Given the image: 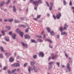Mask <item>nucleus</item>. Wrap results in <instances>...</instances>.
<instances>
[{"label":"nucleus","mask_w":74,"mask_h":74,"mask_svg":"<svg viewBox=\"0 0 74 74\" xmlns=\"http://www.w3.org/2000/svg\"><path fill=\"white\" fill-rule=\"evenodd\" d=\"M27 66V63H25L24 64V67H26V66Z\"/></svg>","instance_id":"obj_54"},{"label":"nucleus","mask_w":74,"mask_h":74,"mask_svg":"<svg viewBox=\"0 0 74 74\" xmlns=\"http://www.w3.org/2000/svg\"><path fill=\"white\" fill-rule=\"evenodd\" d=\"M38 1H33V3L36 6H38L39 3H42V0H38Z\"/></svg>","instance_id":"obj_1"},{"label":"nucleus","mask_w":74,"mask_h":74,"mask_svg":"<svg viewBox=\"0 0 74 74\" xmlns=\"http://www.w3.org/2000/svg\"><path fill=\"white\" fill-rule=\"evenodd\" d=\"M50 4L51 6H53V4L52 3H50Z\"/></svg>","instance_id":"obj_57"},{"label":"nucleus","mask_w":74,"mask_h":74,"mask_svg":"<svg viewBox=\"0 0 74 74\" xmlns=\"http://www.w3.org/2000/svg\"><path fill=\"white\" fill-rule=\"evenodd\" d=\"M31 41L32 42H35V43H37V41H36L35 40L32 39L31 40Z\"/></svg>","instance_id":"obj_31"},{"label":"nucleus","mask_w":74,"mask_h":74,"mask_svg":"<svg viewBox=\"0 0 74 74\" xmlns=\"http://www.w3.org/2000/svg\"><path fill=\"white\" fill-rule=\"evenodd\" d=\"M21 31H20V30H19V28L17 29L16 30V33H19Z\"/></svg>","instance_id":"obj_23"},{"label":"nucleus","mask_w":74,"mask_h":74,"mask_svg":"<svg viewBox=\"0 0 74 74\" xmlns=\"http://www.w3.org/2000/svg\"><path fill=\"white\" fill-rule=\"evenodd\" d=\"M1 33L2 34H3V35H4L5 34V32H4L3 31H1Z\"/></svg>","instance_id":"obj_44"},{"label":"nucleus","mask_w":74,"mask_h":74,"mask_svg":"<svg viewBox=\"0 0 74 74\" xmlns=\"http://www.w3.org/2000/svg\"><path fill=\"white\" fill-rule=\"evenodd\" d=\"M50 34H51V35H52V36H53V35L55 34H54V32H53V31H52V32H50Z\"/></svg>","instance_id":"obj_34"},{"label":"nucleus","mask_w":74,"mask_h":74,"mask_svg":"<svg viewBox=\"0 0 74 74\" xmlns=\"http://www.w3.org/2000/svg\"><path fill=\"white\" fill-rule=\"evenodd\" d=\"M34 69V66L33 67L29 66L28 68V71H29V73L30 74L31 71L33 70Z\"/></svg>","instance_id":"obj_2"},{"label":"nucleus","mask_w":74,"mask_h":74,"mask_svg":"<svg viewBox=\"0 0 74 74\" xmlns=\"http://www.w3.org/2000/svg\"><path fill=\"white\" fill-rule=\"evenodd\" d=\"M5 55L6 56H7L8 57H6L7 58H8V56H9L10 54L9 53H8L7 52L5 53Z\"/></svg>","instance_id":"obj_13"},{"label":"nucleus","mask_w":74,"mask_h":74,"mask_svg":"<svg viewBox=\"0 0 74 74\" xmlns=\"http://www.w3.org/2000/svg\"><path fill=\"white\" fill-rule=\"evenodd\" d=\"M8 72L9 74H11V71H10V70H8Z\"/></svg>","instance_id":"obj_46"},{"label":"nucleus","mask_w":74,"mask_h":74,"mask_svg":"<svg viewBox=\"0 0 74 74\" xmlns=\"http://www.w3.org/2000/svg\"><path fill=\"white\" fill-rule=\"evenodd\" d=\"M5 40L6 41H9V39H7V38H5Z\"/></svg>","instance_id":"obj_55"},{"label":"nucleus","mask_w":74,"mask_h":74,"mask_svg":"<svg viewBox=\"0 0 74 74\" xmlns=\"http://www.w3.org/2000/svg\"><path fill=\"white\" fill-rule=\"evenodd\" d=\"M34 21H38V19H37V18H34Z\"/></svg>","instance_id":"obj_50"},{"label":"nucleus","mask_w":74,"mask_h":74,"mask_svg":"<svg viewBox=\"0 0 74 74\" xmlns=\"http://www.w3.org/2000/svg\"><path fill=\"white\" fill-rule=\"evenodd\" d=\"M34 69L35 73H37V72H38V69L37 68V67H35V66H34Z\"/></svg>","instance_id":"obj_7"},{"label":"nucleus","mask_w":74,"mask_h":74,"mask_svg":"<svg viewBox=\"0 0 74 74\" xmlns=\"http://www.w3.org/2000/svg\"><path fill=\"white\" fill-rule=\"evenodd\" d=\"M49 69H52V66L51 65H49Z\"/></svg>","instance_id":"obj_43"},{"label":"nucleus","mask_w":74,"mask_h":74,"mask_svg":"<svg viewBox=\"0 0 74 74\" xmlns=\"http://www.w3.org/2000/svg\"><path fill=\"white\" fill-rule=\"evenodd\" d=\"M0 58H3V55L2 54H0Z\"/></svg>","instance_id":"obj_37"},{"label":"nucleus","mask_w":74,"mask_h":74,"mask_svg":"<svg viewBox=\"0 0 74 74\" xmlns=\"http://www.w3.org/2000/svg\"><path fill=\"white\" fill-rule=\"evenodd\" d=\"M19 65H20L18 63H16L14 64V66H15V67H18L19 66Z\"/></svg>","instance_id":"obj_18"},{"label":"nucleus","mask_w":74,"mask_h":74,"mask_svg":"<svg viewBox=\"0 0 74 74\" xmlns=\"http://www.w3.org/2000/svg\"><path fill=\"white\" fill-rule=\"evenodd\" d=\"M56 64L58 66V67H60V63L58 62H57L56 63Z\"/></svg>","instance_id":"obj_32"},{"label":"nucleus","mask_w":74,"mask_h":74,"mask_svg":"<svg viewBox=\"0 0 74 74\" xmlns=\"http://www.w3.org/2000/svg\"><path fill=\"white\" fill-rule=\"evenodd\" d=\"M29 31V29H27L25 31V32H28V31Z\"/></svg>","instance_id":"obj_52"},{"label":"nucleus","mask_w":74,"mask_h":74,"mask_svg":"<svg viewBox=\"0 0 74 74\" xmlns=\"http://www.w3.org/2000/svg\"><path fill=\"white\" fill-rule=\"evenodd\" d=\"M16 71V69H15L12 71V73H14V72H15Z\"/></svg>","instance_id":"obj_35"},{"label":"nucleus","mask_w":74,"mask_h":74,"mask_svg":"<svg viewBox=\"0 0 74 74\" xmlns=\"http://www.w3.org/2000/svg\"><path fill=\"white\" fill-rule=\"evenodd\" d=\"M7 68V67H4L3 68V70H6V69Z\"/></svg>","instance_id":"obj_48"},{"label":"nucleus","mask_w":74,"mask_h":74,"mask_svg":"<svg viewBox=\"0 0 74 74\" xmlns=\"http://www.w3.org/2000/svg\"><path fill=\"white\" fill-rule=\"evenodd\" d=\"M56 58H57V56L55 55V56H53L51 58V59H53H53H56Z\"/></svg>","instance_id":"obj_14"},{"label":"nucleus","mask_w":74,"mask_h":74,"mask_svg":"<svg viewBox=\"0 0 74 74\" xmlns=\"http://www.w3.org/2000/svg\"><path fill=\"white\" fill-rule=\"evenodd\" d=\"M59 29L60 32H63V27H60Z\"/></svg>","instance_id":"obj_33"},{"label":"nucleus","mask_w":74,"mask_h":74,"mask_svg":"<svg viewBox=\"0 0 74 74\" xmlns=\"http://www.w3.org/2000/svg\"><path fill=\"white\" fill-rule=\"evenodd\" d=\"M47 32H49V33H51V31H50L51 29H50V28H49V27H47Z\"/></svg>","instance_id":"obj_24"},{"label":"nucleus","mask_w":74,"mask_h":74,"mask_svg":"<svg viewBox=\"0 0 74 74\" xmlns=\"http://www.w3.org/2000/svg\"><path fill=\"white\" fill-rule=\"evenodd\" d=\"M63 3L64 5H66V1L65 0H63Z\"/></svg>","instance_id":"obj_27"},{"label":"nucleus","mask_w":74,"mask_h":74,"mask_svg":"<svg viewBox=\"0 0 74 74\" xmlns=\"http://www.w3.org/2000/svg\"><path fill=\"white\" fill-rule=\"evenodd\" d=\"M18 33L20 35L21 37H23V32H22L21 31H20Z\"/></svg>","instance_id":"obj_11"},{"label":"nucleus","mask_w":74,"mask_h":74,"mask_svg":"<svg viewBox=\"0 0 74 74\" xmlns=\"http://www.w3.org/2000/svg\"><path fill=\"white\" fill-rule=\"evenodd\" d=\"M34 10H37V7L36 6H35L34 7Z\"/></svg>","instance_id":"obj_53"},{"label":"nucleus","mask_w":74,"mask_h":74,"mask_svg":"<svg viewBox=\"0 0 74 74\" xmlns=\"http://www.w3.org/2000/svg\"><path fill=\"white\" fill-rule=\"evenodd\" d=\"M60 37V36H59V35H58L57 36V38H59Z\"/></svg>","instance_id":"obj_64"},{"label":"nucleus","mask_w":74,"mask_h":74,"mask_svg":"<svg viewBox=\"0 0 74 74\" xmlns=\"http://www.w3.org/2000/svg\"><path fill=\"white\" fill-rule=\"evenodd\" d=\"M37 37H38V38H41L42 36H38Z\"/></svg>","instance_id":"obj_61"},{"label":"nucleus","mask_w":74,"mask_h":74,"mask_svg":"<svg viewBox=\"0 0 74 74\" xmlns=\"http://www.w3.org/2000/svg\"><path fill=\"white\" fill-rule=\"evenodd\" d=\"M44 31H42L41 34V35H42L44 34Z\"/></svg>","instance_id":"obj_63"},{"label":"nucleus","mask_w":74,"mask_h":74,"mask_svg":"<svg viewBox=\"0 0 74 74\" xmlns=\"http://www.w3.org/2000/svg\"><path fill=\"white\" fill-rule=\"evenodd\" d=\"M25 38H30V36L27 35H25Z\"/></svg>","instance_id":"obj_10"},{"label":"nucleus","mask_w":74,"mask_h":74,"mask_svg":"<svg viewBox=\"0 0 74 74\" xmlns=\"http://www.w3.org/2000/svg\"><path fill=\"white\" fill-rule=\"evenodd\" d=\"M30 63L31 66H33V65L34 64L35 62H32V61H31Z\"/></svg>","instance_id":"obj_20"},{"label":"nucleus","mask_w":74,"mask_h":74,"mask_svg":"<svg viewBox=\"0 0 74 74\" xmlns=\"http://www.w3.org/2000/svg\"><path fill=\"white\" fill-rule=\"evenodd\" d=\"M41 15H38L37 17V18L38 19H39V18H41Z\"/></svg>","instance_id":"obj_38"},{"label":"nucleus","mask_w":74,"mask_h":74,"mask_svg":"<svg viewBox=\"0 0 74 74\" xmlns=\"http://www.w3.org/2000/svg\"><path fill=\"white\" fill-rule=\"evenodd\" d=\"M0 49H1V51L2 52H5V50H4V49H3V47H0Z\"/></svg>","instance_id":"obj_28"},{"label":"nucleus","mask_w":74,"mask_h":74,"mask_svg":"<svg viewBox=\"0 0 74 74\" xmlns=\"http://www.w3.org/2000/svg\"><path fill=\"white\" fill-rule=\"evenodd\" d=\"M65 56H66V58H68V56L67 55V54H65Z\"/></svg>","instance_id":"obj_60"},{"label":"nucleus","mask_w":74,"mask_h":74,"mask_svg":"<svg viewBox=\"0 0 74 74\" xmlns=\"http://www.w3.org/2000/svg\"><path fill=\"white\" fill-rule=\"evenodd\" d=\"M19 27H23L25 28L26 27V25H19Z\"/></svg>","instance_id":"obj_15"},{"label":"nucleus","mask_w":74,"mask_h":74,"mask_svg":"<svg viewBox=\"0 0 74 74\" xmlns=\"http://www.w3.org/2000/svg\"><path fill=\"white\" fill-rule=\"evenodd\" d=\"M37 57V56L36 55H34L33 56V58H34V59H36V58Z\"/></svg>","instance_id":"obj_41"},{"label":"nucleus","mask_w":74,"mask_h":74,"mask_svg":"<svg viewBox=\"0 0 74 74\" xmlns=\"http://www.w3.org/2000/svg\"><path fill=\"white\" fill-rule=\"evenodd\" d=\"M49 46L50 48H52V46L51 45H49Z\"/></svg>","instance_id":"obj_59"},{"label":"nucleus","mask_w":74,"mask_h":74,"mask_svg":"<svg viewBox=\"0 0 74 74\" xmlns=\"http://www.w3.org/2000/svg\"><path fill=\"white\" fill-rule=\"evenodd\" d=\"M8 21L9 22H12V21H14V20H13L12 18H11V19L9 18L8 19Z\"/></svg>","instance_id":"obj_22"},{"label":"nucleus","mask_w":74,"mask_h":74,"mask_svg":"<svg viewBox=\"0 0 74 74\" xmlns=\"http://www.w3.org/2000/svg\"><path fill=\"white\" fill-rule=\"evenodd\" d=\"M52 8L51 6L49 8V9L50 11H51V10H52Z\"/></svg>","instance_id":"obj_56"},{"label":"nucleus","mask_w":74,"mask_h":74,"mask_svg":"<svg viewBox=\"0 0 74 74\" xmlns=\"http://www.w3.org/2000/svg\"><path fill=\"white\" fill-rule=\"evenodd\" d=\"M61 16L62 14H61V13H58L56 15V16L57 19H60V18L61 17Z\"/></svg>","instance_id":"obj_4"},{"label":"nucleus","mask_w":74,"mask_h":74,"mask_svg":"<svg viewBox=\"0 0 74 74\" xmlns=\"http://www.w3.org/2000/svg\"><path fill=\"white\" fill-rule=\"evenodd\" d=\"M53 64V61H51L49 63V64Z\"/></svg>","instance_id":"obj_36"},{"label":"nucleus","mask_w":74,"mask_h":74,"mask_svg":"<svg viewBox=\"0 0 74 74\" xmlns=\"http://www.w3.org/2000/svg\"><path fill=\"white\" fill-rule=\"evenodd\" d=\"M69 5L70 6H71L72 5V1H70V3H69Z\"/></svg>","instance_id":"obj_42"},{"label":"nucleus","mask_w":74,"mask_h":74,"mask_svg":"<svg viewBox=\"0 0 74 74\" xmlns=\"http://www.w3.org/2000/svg\"><path fill=\"white\" fill-rule=\"evenodd\" d=\"M9 61L10 62H12L14 61V58L12 57H11L9 59Z\"/></svg>","instance_id":"obj_12"},{"label":"nucleus","mask_w":74,"mask_h":74,"mask_svg":"<svg viewBox=\"0 0 74 74\" xmlns=\"http://www.w3.org/2000/svg\"><path fill=\"white\" fill-rule=\"evenodd\" d=\"M69 25H67V24H65L64 27V30H66L67 29V27H68Z\"/></svg>","instance_id":"obj_8"},{"label":"nucleus","mask_w":74,"mask_h":74,"mask_svg":"<svg viewBox=\"0 0 74 74\" xmlns=\"http://www.w3.org/2000/svg\"><path fill=\"white\" fill-rule=\"evenodd\" d=\"M13 11L14 12H16V8H15V6L14 5L13 6Z\"/></svg>","instance_id":"obj_16"},{"label":"nucleus","mask_w":74,"mask_h":74,"mask_svg":"<svg viewBox=\"0 0 74 74\" xmlns=\"http://www.w3.org/2000/svg\"><path fill=\"white\" fill-rule=\"evenodd\" d=\"M53 17L54 18L55 20L56 19V16H55V15H53Z\"/></svg>","instance_id":"obj_47"},{"label":"nucleus","mask_w":74,"mask_h":74,"mask_svg":"<svg viewBox=\"0 0 74 74\" xmlns=\"http://www.w3.org/2000/svg\"><path fill=\"white\" fill-rule=\"evenodd\" d=\"M12 32H9V35H11L12 34Z\"/></svg>","instance_id":"obj_49"},{"label":"nucleus","mask_w":74,"mask_h":74,"mask_svg":"<svg viewBox=\"0 0 74 74\" xmlns=\"http://www.w3.org/2000/svg\"><path fill=\"white\" fill-rule=\"evenodd\" d=\"M14 22L15 23H21V22L19 20H14Z\"/></svg>","instance_id":"obj_21"},{"label":"nucleus","mask_w":74,"mask_h":74,"mask_svg":"<svg viewBox=\"0 0 74 74\" xmlns=\"http://www.w3.org/2000/svg\"><path fill=\"white\" fill-rule=\"evenodd\" d=\"M4 3H5L4 1L2 2L0 4L1 7H2Z\"/></svg>","instance_id":"obj_25"},{"label":"nucleus","mask_w":74,"mask_h":74,"mask_svg":"<svg viewBox=\"0 0 74 74\" xmlns=\"http://www.w3.org/2000/svg\"><path fill=\"white\" fill-rule=\"evenodd\" d=\"M66 67L68 71H71V68H70V64L69 63L67 64Z\"/></svg>","instance_id":"obj_5"},{"label":"nucleus","mask_w":74,"mask_h":74,"mask_svg":"<svg viewBox=\"0 0 74 74\" xmlns=\"http://www.w3.org/2000/svg\"><path fill=\"white\" fill-rule=\"evenodd\" d=\"M61 35H64V34H67V33L65 32H62L61 33Z\"/></svg>","instance_id":"obj_29"},{"label":"nucleus","mask_w":74,"mask_h":74,"mask_svg":"<svg viewBox=\"0 0 74 74\" xmlns=\"http://www.w3.org/2000/svg\"><path fill=\"white\" fill-rule=\"evenodd\" d=\"M39 57H42V58H43L44 57V53L42 52H41L39 54Z\"/></svg>","instance_id":"obj_6"},{"label":"nucleus","mask_w":74,"mask_h":74,"mask_svg":"<svg viewBox=\"0 0 74 74\" xmlns=\"http://www.w3.org/2000/svg\"><path fill=\"white\" fill-rule=\"evenodd\" d=\"M3 11L5 12H7V10L6 9H4Z\"/></svg>","instance_id":"obj_51"},{"label":"nucleus","mask_w":74,"mask_h":74,"mask_svg":"<svg viewBox=\"0 0 74 74\" xmlns=\"http://www.w3.org/2000/svg\"><path fill=\"white\" fill-rule=\"evenodd\" d=\"M5 28L8 29V30H10L11 29V27H10L6 26Z\"/></svg>","instance_id":"obj_26"},{"label":"nucleus","mask_w":74,"mask_h":74,"mask_svg":"<svg viewBox=\"0 0 74 74\" xmlns=\"http://www.w3.org/2000/svg\"><path fill=\"white\" fill-rule=\"evenodd\" d=\"M51 56H49V58H48V60H50L51 59Z\"/></svg>","instance_id":"obj_58"},{"label":"nucleus","mask_w":74,"mask_h":74,"mask_svg":"<svg viewBox=\"0 0 74 74\" xmlns=\"http://www.w3.org/2000/svg\"><path fill=\"white\" fill-rule=\"evenodd\" d=\"M21 44L24 48H28V46L27 44H25L23 42H21Z\"/></svg>","instance_id":"obj_3"},{"label":"nucleus","mask_w":74,"mask_h":74,"mask_svg":"<svg viewBox=\"0 0 74 74\" xmlns=\"http://www.w3.org/2000/svg\"><path fill=\"white\" fill-rule=\"evenodd\" d=\"M4 22H7L8 21V20L7 19H4L3 20Z\"/></svg>","instance_id":"obj_45"},{"label":"nucleus","mask_w":74,"mask_h":74,"mask_svg":"<svg viewBox=\"0 0 74 74\" xmlns=\"http://www.w3.org/2000/svg\"><path fill=\"white\" fill-rule=\"evenodd\" d=\"M37 41H38L39 42H42V40L41 39H38L37 40Z\"/></svg>","instance_id":"obj_30"},{"label":"nucleus","mask_w":74,"mask_h":74,"mask_svg":"<svg viewBox=\"0 0 74 74\" xmlns=\"http://www.w3.org/2000/svg\"><path fill=\"white\" fill-rule=\"evenodd\" d=\"M10 1H11V0H8V2L6 3V4H8L10 3Z\"/></svg>","instance_id":"obj_39"},{"label":"nucleus","mask_w":74,"mask_h":74,"mask_svg":"<svg viewBox=\"0 0 74 74\" xmlns=\"http://www.w3.org/2000/svg\"><path fill=\"white\" fill-rule=\"evenodd\" d=\"M51 55L52 57L55 56V55H54V54L53 53H52Z\"/></svg>","instance_id":"obj_62"},{"label":"nucleus","mask_w":74,"mask_h":74,"mask_svg":"<svg viewBox=\"0 0 74 74\" xmlns=\"http://www.w3.org/2000/svg\"><path fill=\"white\" fill-rule=\"evenodd\" d=\"M46 41H48L50 43H52V40H51L49 39H46Z\"/></svg>","instance_id":"obj_19"},{"label":"nucleus","mask_w":74,"mask_h":74,"mask_svg":"<svg viewBox=\"0 0 74 74\" xmlns=\"http://www.w3.org/2000/svg\"><path fill=\"white\" fill-rule=\"evenodd\" d=\"M46 4L47 6V7H49V3L48 2H47L46 3Z\"/></svg>","instance_id":"obj_40"},{"label":"nucleus","mask_w":74,"mask_h":74,"mask_svg":"<svg viewBox=\"0 0 74 74\" xmlns=\"http://www.w3.org/2000/svg\"><path fill=\"white\" fill-rule=\"evenodd\" d=\"M20 18L21 20H23V21H26L27 20V18H25L20 17Z\"/></svg>","instance_id":"obj_17"},{"label":"nucleus","mask_w":74,"mask_h":74,"mask_svg":"<svg viewBox=\"0 0 74 74\" xmlns=\"http://www.w3.org/2000/svg\"><path fill=\"white\" fill-rule=\"evenodd\" d=\"M12 38L13 39V40H15L16 38V34H12Z\"/></svg>","instance_id":"obj_9"}]
</instances>
